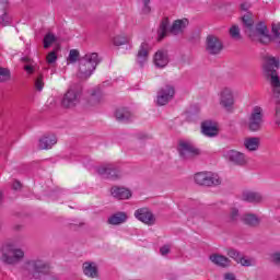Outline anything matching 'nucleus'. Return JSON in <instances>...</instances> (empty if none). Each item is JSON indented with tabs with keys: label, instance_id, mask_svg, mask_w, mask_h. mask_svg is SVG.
I'll use <instances>...</instances> for the list:
<instances>
[{
	"label": "nucleus",
	"instance_id": "obj_23",
	"mask_svg": "<svg viewBox=\"0 0 280 280\" xmlns=\"http://www.w3.org/2000/svg\"><path fill=\"white\" fill-rule=\"evenodd\" d=\"M260 143L261 140L258 137H248L243 141V145L248 152H257V150H259Z\"/></svg>",
	"mask_w": 280,
	"mask_h": 280
},
{
	"label": "nucleus",
	"instance_id": "obj_19",
	"mask_svg": "<svg viewBox=\"0 0 280 280\" xmlns=\"http://www.w3.org/2000/svg\"><path fill=\"white\" fill-rule=\"evenodd\" d=\"M57 143L58 138L55 135H44L39 138L37 147L39 150H51Z\"/></svg>",
	"mask_w": 280,
	"mask_h": 280
},
{
	"label": "nucleus",
	"instance_id": "obj_6",
	"mask_svg": "<svg viewBox=\"0 0 280 280\" xmlns=\"http://www.w3.org/2000/svg\"><path fill=\"white\" fill-rule=\"evenodd\" d=\"M264 126V108L254 106L247 118V128L250 132H259Z\"/></svg>",
	"mask_w": 280,
	"mask_h": 280
},
{
	"label": "nucleus",
	"instance_id": "obj_45",
	"mask_svg": "<svg viewBox=\"0 0 280 280\" xmlns=\"http://www.w3.org/2000/svg\"><path fill=\"white\" fill-rule=\"evenodd\" d=\"M100 96V90H96L92 93V97H98Z\"/></svg>",
	"mask_w": 280,
	"mask_h": 280
},
{
	"label": "nucleus",
	"instance_id": "obj_44",
	"mask_svg": "<svg viewBox=\"0 0 280 280\" xmlns=\"http://www.w3.org/2000/svg\"><path fill=\"white\" fill-rule=\"evenodd\" d=\"M25 71L27 72V73H34V67H32V66H25Z\"/></svg>",
	"mask_w": 280,
	"mask_h": 280
},
{
	"label": "nucleus",
	"instance_id": "obj_47",
	"mask_svg": "<svg viewBox=\"0 0 280 280\" xmlns=\"http://www.w3.org/2000/svg\"><path fill=\"white\" fill-rule=\"evenodd\" d=\"M2 196H3V194L0 191V200H1Z\"/></svg>",
	"mask_w": 280,
	"mask_h": 280
},
{
	"label": "nucleus",
	"instance_id": "obj_24",
	"mask_svg": "<svg viewBox=\"0 0 280 280\" xmlns=\"http://www.w3.org/2000/svg\"><path fill=\"white\" fill-rule=\"evenodd\" d=\"M242 200H244L245 202H262L264 196L261 195V192L245 190L242 194Z\"/></svg>",
	"mask_w": 280,
	"mask_h": 280
},
{
	"label": "nucleus",
	"instance_id": "obj_34",
	"mask_svg": "<svg viewBox=\"0 0 280 280\" xmlns=\"http://www.w3.org/2000/svg\"><path fill=\"white\" fill-rule=\"evenodd\" d=\"M80 58V51L78 49H71L68 56V62H78Z\"/></svg>",
	"mask_w": 280,
	"mask_h": 280
},
{
	"label": "nucleus",
	"instance_id": "obj_40",
	"mask_svg": "<svg viewBox=\"0 0 280 280\" xmlns=\"http://www.w3.org/2000/svg\"><path fill=\"white\" fill-rule=\"evenodd\" d=\"M223 280H237V279L235 278V273L228 272V273H224Z\"/></svg>",
	"mask_w": 280,
	"mask_h": 280
},
{
	"label": "nucleus",
	"instance_id": "obj_46",
	"mask_svg": "<svg viewBox=\"0 0 280 280\" xmlns=\"http://www.w3.org/2000/svg\"><path fill=\"white\" fill-rule=\"evenodd\" d=\"M142 5H150V0H142Z\"/></svg>",
	"mask_w": 280,
	"mask_h": 280
},
{
	"label": "nucleus",
	"instance_id": "obj_42",
	"mask_svg": "<svg viewBox=\"0 0 280 280\" xmlns=\"http://www.w3.org/2000/svg\"><path fill=\"white\" fill-rule=\"evenodd\" d=\"M142 12L143 14H150V12H152V8H150V4H143Z\"/></svg>",
	"mask_w": 280,
	"mask_h": 280
},
{
	"label": "nucleus",
	"instance_id": "obj_37",
	"mask_svg": "<svg viewBox=\"0 0 280 280\" xmlns=\"http://www.w3.org/2000/svg\"><path fill=\"white\" fill-rule=\"evenodd\" d=\"M237 218H240V213L237 211V209H232L231 213H230V219L232 222L237 221Z\"/></svg>",
	"mask_w": 280,
	"mask_h": 280
},
{
	"label": "nucleus",
	"instance_id": "obj_9",
	"mask_svg": "<svg viewBox=\"0 0 280 280\" xmlns=\"http://www.w3.org/2000/svg\"><path fill=\"white\" fill-rule=\"evenodd\" d=\"M177 150L179 152V156L183 159H191V156H196L200 154V150L194 145V142L189 140H180L178 142Z\"/></svg>",
	"mask_w": 280,
	"mask_h": 280
},
{
	"label": "nucleus",
	"instance_id": "obj_2",
	"mask_svg": "<svg viewBox=\"0 0 280 280\" xmlns=\"http://www.w3.org/2000/svg\"><path fill=\"white\" fill-rule=\"evenodd\" d=\"M97 65H100V56L97 52H88L80 60L78 78L89 80L95 69H97Z\"/></svg>",
	"mask_w": 280,
	"mask_h": 280
},
{
	"label": "nucleus",
	"instance_id": "obj_16",
	"mask_svg": "<svg viewBox=\"0 0 280 280\" xmlns=\"http://www.w3.org/2000/svg\"><path fill=\"white\" fill-rule=\"evenodd\" d=\"M222 40L215 35H208L206 39V49L209 54H220L222 51Z\"/></svg>",
	"mask_w": 280,
	"mask_h": 280
},
{
	"label": "nucleus",
	"instance_id": "obj_31",
	"mask_svg": "<svg viewBox=\"0 0 280 280\" xmlns=\"http://www.w3.org/2000/svg\"><path fill=\"white\" fill-rule=\"evenodd\" d=\"M242 222L249 224V226H255L259 224V218L255 214H245L241 218Z\"/></svg>",
	"mask_w": 280,
	"mask_h": 280
},
{
	"label": "nucleus",
	"instance_id": "obj_25",
	"mask_svg": "<svg viewBox=\"0 0 280 280\" xmlns=\"http://www.w3.org/2000/svg\"><path fill=\"white\" fill-rule=\"evenodd\" d=\"M228 256L231 257L234 261L237 264H241V266H252L253 261L248 258H245L235 249H229Z\"/></svg>",
	"mask_w": 280,
	"mask_h": 280
},
{
	"label": "nucleus",
	"instance_id": "obj_4",
	"mask_svg": "<svg viewBox=\"0 0 280 280\" xmlns=\"http://www.w3.org/2000/svg\"><path fill=\"white\" fill-rule=\"evenodd\" d=\"M236 95L237 90L231 86H225L219 92V104L226 113H235Z\"/></svg>",
	"mask_w": 280,
	"mask_h": 280
},
{
	"label": "nucleus",
	"instance_id": "obj_21",
	"mask_svg": "<svg viewBox=\"0 0 280 280\" xmlns=\"http://www.w3.org/2000/svg\"><path fill=\"white\" fill-rule=\"evenodd\" d=\"M98 174L105 178H113L114 180L121 177V172L112 165L98 167Z\"/></svg>",
	"mask_w": 280,
	"mask_h": 280
},
{
	"label": "nucleus",
	"instance_id": "obj_32",
	"mask_svg": "<svg viewBox=\"0 0 280 280\" xmlns=\"http://www.w3.org/2000/svg\"><path fill=\"white\" fill-rule=\"evenodd\" d=\"M11 78L10 69L0 67V82H8Z\"/></svg>",
	"mask_w": 280,
	"mask_h": 280
},
{
	"label": "nucleus",
	"instance_id": "obj_20",
	"mask_svg": "<svg viewBox=\"0 0 280 280\" xmlns=\"http://www.w3.org/2000/svg\"><path fill=\"white\" fill-rule=\"evenodd\" d=\"M112 196L118 200H130L132 198V190L126 187L114 186L110 189Z\"/></svg>",
	"mask_w": 280,
	"mask_h": 280
},
{
	"label": "nucleus",
	"instance_id": "obj_1",
	"mask_svg": "<svg viewBox=\"0 0 280 280\" xmlns=\"http://www.w3.org/2000/svg\"><path fill=\"white\" fill-rule=\"evenodd\" d=\"M279 59L272 56H267L264 58L262 69L266 75L270 78V84L273 89V93H277V95H280V80L279 74L277 73V69H279Z\"/></svg>",
	"mask_w": 280,
	"mask_h": 280
},
{
	"label": "nucleus",
	"instance_id": "obj_30",
	"mask_svg": "<svg viewBox=\"0 0 280 280\" xmlns=\"http://www.w3.org/2000/svg\"><path fill=\"white\" fill-rule=\"evenodd\" d=\"M58 37L56 35L48 33L44 37V48L48 49V47H51V45H59Z\"/></svg>",
	"mask_w": 280,
	"mask_h": 280
},
{
	"label": "nucleus",
	"instance_id": "obj_35",
	"mask_svg": "<svg viewBox=\"0 0 280 280\" xmlns=\"http://www.w3.org/2000/svg\"><path fill=\"white\" fill-rule=\"evenodd\" d=\"M230 35L232 36V38H234V40H240V38H242V36L240 35V27L237 25H233L230 28Z\"/></svg>",
	"mask_w": 280,
	"mask_h": 280
},
{
	"label": "nucleus",
	"instance_id": "obj_12",
	"mask_svg": "<svg viewBox=\"0 0 280 280\" xmlns=\"http://www.w3.org/2000/svg\"><path fill=\"white\" fill-rule=\"evenodd\" d=\"M223 156L234 165H246L248 163V156L237 150H228L223 153Z\"/></svg>",
	"mask_w": 280,
	"mask_h": 280
},
{
	"label": "nucleus",
	"instance_id": "obj_11",
	"mask_svg": "<svg viewBox=\"0 0 280 280\" xmlns=\"http://www.w3.org/2000/svg\"><path fill=\"white\" fill-rule=\"evenodd\" d=\"M176 94V91L174 90V86L172 85H166L162 88L158 92V97H156V104L159 106H165V104L172 102L174 100V95Z\"/></svg>",
	"mask_w": 280,
	"mask_h": 280
},
{
	"label": "nucleus",
	"instance_id": "obj_7",
	"mask_svg": "<svg viewBox=\"0 0 280 280\" xmlns=\"http://www.w3.org/2000/svg\"><path fill=\"white\" fill-rule=\"evenodd\" d=\"M194 180L197 185H201L203 187H217L222 183L220 179V175L218 173L203 171L194 175Z\"/></svg>",
	"mask_w": 280,
	"mask_h": 280
},
{
	"label": "nucleus",
	"instance_id": "obj_41",
	"mask_svg": "<svg viewBox=\"0 0 280 280\" xmlns=\"http://www.w3.org/2000/svg\"><path fill=\"white\" fill-rule=\"evenodd\" d=\"M250 8V3H248L247 1H243L241 3V10H243V12H247V10Z\"/></svg>",
	"mask_w": 280,
	"mask_h": 280
},
{
	"label": "nucleus",
	"instance_id": "obj_5",
	"mask_svg": "<svg viewBox=\"0 0 280 280\" xmlns=\"http://www.w3.org/2000/svg\"><path fill=\"white\" fill-rule=\"evenodd\" d=\"M24 270L34 279H40L45 275H49V265L42 259H32L24 264Z\"/></svg>",
	"mask_w": 280,
	"mask_h": 280
},
{
	"label": "nucleus",
	"instance_id": "obj_28",
	"mask_svg": "<svg viewBox=\"0 0 280 280\" xmlns=\"http://www.w3.org/2000/svg\"><path fill=\"white\" fill-rule=\"evenodd\" d=\"M0 23L3 27L12 24V14L10 13V10H8V7L2 8L0 11Z\"/></svg>",
	"mask_w": 280,
	"mask_h": 280
},
{
	"label": "nucleus",
	"instance_id": "obj_13",
	"mask_svg": "<svg viewBox=\"0 0 280 280\" xmlns=\"http://www.w3.org/2000/svg\"><path fill=\"white\" fill-rule=\"evenodd\" d=\"M135 218L142 222L143 224H148V226H152L156 222V217L152 213L149 208H140L135 211Z\"/></svg>",
	"mask_w": 280,
	"mask_h": 280
},
{
	"label": "nucleus",
	"instance_id": "obj_14",
	"mask_svg": "<svg viewBox=\"0 0 280 280\" xmlns=\"http://www.w3.org/2000/svg\"><path fill=\"white\" fill-rule=\"evenodd\" d=\"M152 50V46L148 42H142L138 55H137V63L140 67H145L148 65V60L150 58V51Z\"/></svg>",
	"mask_w": 280,
	"mask_h": 280
},
{
	"label": "nucleus",
	"instance_id": "obj_36",
	"mask_svg": "<svg viewBox=\"0 0 280 280\" xmlns=\"http://www.w3.org/2000/svg\"><path fill=\"white\" fill-rule=\"evenodd\" d=\"M44 86H45V82H43V77H38L35 81L36 91H43Z\"/></svg>",
	"mask_w": 280,
	"mask_h": 280
},
{
	"label": "nucleus",
	"instance_id": "obj_18",
	"mask_svg": "<svg viewBox=\"0 0 280 280\" xmlns=\"http://www.w3.org/2000/svg\"><path fill=\"white\" fill-rule=\"evenodd\" d=\"M201 132L205 137H218V132H220L218 122L213 120H205L201 124Z\"/></svg>",
	"mask_w": 280,
	"mask_h": 280
},
{
	"label": "nucleus",
	"instance_id": "obj_29",
	"mask_svg": "<svg viewBox=\"0 0 280 280\" xmlns=\"http://www.w3.org/2000/svg\"><path fill=\"white\" fill-rule=\"evenodd\" d=\"M115 117L118 119V121H130L132 114L128 108H119L116 110Z\"/></svg>",
	"mask_w": 280,
	"mask_h": 280
},
{
	"label": "nucleus",
	"instance_id": "obj_3",
	"mask_svg": "<svg viewBox=\"0 0 280 280\" xmlns=\"http://www.w3.org/2000/svg\"><path fill=\"white\" fill-rule=\"evenodd\" d=\"M189 25V21L187 19L176 20L172 27H170V19L164 18L160 24V28L158 30L159 39L165 38L167 36V32H171L174 36H178V34H183L187 26Z\"/></svg>",
	"mask_w": 280,
	"mask_h": 280
},
{
	"label": "nucleus",
	"instance_id": "obj_38",
	"mask_svg": "<svg viewBox=\"0 0 280 280\" xmlns=\"http://www.w3.org/2000/svg\"><path fill=\"white\" fill-rule=\"evenodd\" d=\"M170 250H171V247L170 245H164L160 248V253L161 255L165 256V255H168L170 254Z\"/></svg>",
	"mask_w": 280,
	"mask_h": 280
},
{
	"label": "nucleus",
	"instance_id": "obj_15",
	"mask_svg": "<svg viewBox=\"0 0 280 280\" xmlns=\"http://www.w3.org/2000/svg\"><path fill=\"white\" fill-rule=\"evenodd\" d=\"M110 43L114 47H121L128 45L132 49V35L128 33H119L110 37Z\"/></svg>",
	"mask_w": 280,
	"mask_h": 280
},
{
	"label": "nucleus",
	"instance_id": "obj_27",
	"mask_svg": "<svg viewBox=\"0 0 280 280\" xmlns=\"http://www.w3.org/2000/svg\"><path fill=\"white\" fill-rule=\"evenodd\" d=\"M128 220V214L126 212H117L108 218V224H113L117 226L119 224H124Z\"/></svg>",
	"mask_w": 280,
	"mask_h": 280
},
{
	"label": "nucleus",
	"instance_id": "obj_10",
	"mask_svg": "<svg viewBox=\"0 0 280 280\" xmlns=\"http://www.w3.org/2000/svg\"><path fill=\"white\" fill-rule=\"evenodd\" d=\"M63 108H74L80 104V91L70 88L61 101Z\"/></svg>",
	"mask_w": 280,
	"mask_h": 280
},
{
	"label": "nucleus",
	"instance_id": "obj_39",
	"mask_svg": "<svg viewBox=\"0 0 280 280\" xmlns=\"http://www.w3.org/2000/svg\"><path fill=\"white\" fill-rule=\"evenodd\" d=\"M271 261H273V264H278L280 266V253H273L271 255Z\"/></svg>",
	"mask_w": 280,
	"mask_h": 280
},
{
	"label": "nucleus",
	"instance_id": "obj_17",
	"mask_svg": "<svg viewBox=\"0 0 280 280\" xmlns=\"http://www.w3.org/2000/svg\"><path fill=\"white\" fill-rule=\"evenodd\" d=\"M153 63L158 69H164L166 65H170V54L165 49L158 50L153 56Z\"/></svg>",
	"mask_w": 280,
	"mask_h": 280
},
{
	"label": "nucleus",
	"instance_id": "obj_26",
	"mask_svg": "<svg viewBox=\"0 0 280 280\" xmlns=\"http://www.w3.org/2000/svg\"><path fill=\"white\" fill-rule=\"evenodd\" d=\"M210 261L215 266H220L221 268H226V266H231V260L220 254L210 255Z\"/></svg>",
	"mask_w": 280,
	"mask_h": 280
},
{
	"label": "nucleus",
	"instance_id": "obj_22",
	"mask_svg": "<svg viewBox=\"0 0 280 280\" xmlns=\"http://www.w3.org/2000/svg\"><path fill=\"white\" fill-rule=\"evenodd\" d=\"M83 275L90 277V279H97L100 277V270L97 269V264L95 262H84L83 264Z\"/></svg>",
	"mask_w": 280,
	"mask_h": 280
},
{
	"label": "nucleus",
	"instance_id": "obj_8",
	"mask_svg": "<svg viewBox=\"0 0 280 280\" xmlns=\"http://www.w3.org/2000/svg\"><path fill=\"white\" fill-rule=\"evenodd\" d=\"M23 257H25L23 249L14 247L12 243L4 245L2 248V261H4V264H16L21 261Z\"/></svg>",
	"mask_w": 280,
	"mask_h": 280
},
{
	"label": "nucleus",
	"instance_id": "obj_43",
	"mask_svg": "<svg viewBox=\"0 0 280 280\" xmlns=\"http://www.w3.org/2000/svg\"><path fill=\"white\" fill-rule=\"evenodd\" d=\"M12 187L15 191H19V189H21V182L19 180L13 182Z\"/></svg>",
	"mask_w": 280,
	"mask_h": 280
},
{
	"label": "nucleus",
	"instance_id": "obj_33",
	"mask_svg": "<svg viewBox=\"0 0 280 280\" xmlns=\"http://www.w3.org/2000/svg\"><path fill=\"white\" fill-rule=\"evenodd\" d=\"M57 60H58V54H56V50L48 52V55L46 56L47 65H56Z\"/></svg>",
	"mask_w": 280,
	"mask_h": 280
}]
</instances>
